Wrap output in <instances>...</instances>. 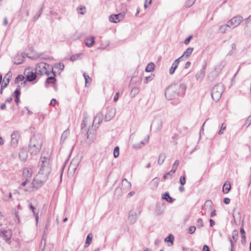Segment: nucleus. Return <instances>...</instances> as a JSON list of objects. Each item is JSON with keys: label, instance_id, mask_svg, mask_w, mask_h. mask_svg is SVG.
Masks as SVG:
<instances>
[{"label": "nucleus", "instance_id": "nucleus-44", "mask_svg": "<svg viewBox=\"0 0 251 251\" xmlns=\"http://www.w3.org/2000/svg\"><path fill=\"white\" fill-rule=\"evenodd\" d=\"M119 147L117 146L114 148L113 155L115 158H117L119 155Z\"/></svg>", "mask_w": 251, "mask_h": 251}, {"label": "nucleus", "instance_id": "nucleus-24", "mask_svg": "<svg viewBox=\"0 0 251 251\" xmlns=\"http://www.w3.org/2000/svg\"><path fill=\"white\" fill-rule=\"evenodd\" d=\"M51 73L53 74V76H49L47 78L46 83L47 84H54L56 82V79L55 78V76H56V73L53 71V68L52 67H51Z\"/></svg>", "mask_w": 251, "mask_h": 251}, {"label": "nucleus", "instance_id": "nucleus-7", "mask_svg": "<svg viewBox=\"0 0 251 251\" xmlns=\"http://www.w3.org/2000/svg\"><path fill=\"white\" fill-rule=\"evenodd\" d=\"M163 122L160 117H155L151 125V128L154 132H158L161 130L162 127Z\"/></svg>", "mask_w": 251, "mask_h": 251}, {"label": "nucleus", "instance_id": "nucleus-61", "mask_svg": "<svg viewBox=\"0 0 251 251\" xmlns=\"http://www.w3.org/2000/svg\"><path fill=\"white\" fill-rule=\"evenodd\" d=\"M224 202L226 204H228L230 203V199L228 198H225L224 199Z\"/></svg>", "mask_w": 251, "mask_h": 251}, {"label": "nucleus", "instance_id": "nucleus-55", "mask_svg": "<svg viewBox=\"0 0 251 251\" xmlns=\"http://www.w3.org/2000/svg\"><path fill=\"white\" fill-rule=\"evenodd\" d=\"M179 181L181 185H184L186 183V179L185 176H180Z\"/></svg>", "mask_w": 251, "mask_h": 251}, {"label": "nucleus", "instance_id": "nucleus-4", "mask_svg": "<svg viewBox=\"0 0 251 251\" xmlns=\"http://www.w3.org/2000/svg\"><path fill=\"white\" fill-rule=\"evenodd\" d=\"M224 86L222 83H218L215 85L212 88L211 92V97L214 101H218L221 98L224 91Z\"/></svg>", "mask_w": 251, "mask_h": 251}, {"label": "nucleus", "instance_id": "nucleus-10", "mask_svg": "<svg viewBox=\"0 0 251 251\" xmlns=\"http://www.w3.org/2000/svg\"><path fill=\"white\" fill-rule=\"evenodd\" d=\"M124 16L125 14L124 13H120L115 15H111L109 17V20L111 22L117 23L124 18Z\"/></svg>", "mask_w": 251, "mask_h": 251}, {"label": "nucleus", "instance_id": "nucleus-62", "mask_svg": "<svg viewBox=\"0 0 251 251\" xmlns=\"http://www.w3.org/2000/svg\"><path fill=\"white\" fill-rule=\"evenodd\" d=\"M241 243L242 244H245L246 243V236L245 235H242L241 236Z\"/></svg>", "mask_w": 251, "mask_h": 251}, {"label": "nucleus", "instance_id": "nucleus-41", "mask_svg": "<svg viewBox=\"0 0 251 251\" xmlns=\"http://www.w3.org/2000/svg\"><path fill=\"white\" fill-rule=\"evenodd\" d=\"M25 77L24 75H18L15 80V83H19L20 82H21L24 80Z\"/></svg>", "mask_w": 251, "mask_h": 251}, {"label": "nucleus", "instance_id": "nucleus-54", "mask_svg": "<svg viewBox=\"0 0 251 251\" xmlns=\"http://www.w3.org/2000/svg\"><path fill=\"white\" fill-rule=\"evenodd\" d=\"M196 228L194 226H191L188 228V232L190 234H193L195 232Z\"/></svg>", "mask_w": 251, "mask_h": 251}, {"label": "nucleus", "instance_id": "nucleus-5", "mask_svg": "<svg viewBox=\"0 0 251 251\" xmlns=\"http://www.w3.org/2000/svg\"><path fill=\"white\" fill-rule=\"evenodd\" d=\"M52 67L46 63L44 62H40L38 63L36 65L35 70L36 73L38 74H40L41 75H43L46 74L47 75H50L49 70Z\"/></svg>", "mask_w": 251, "mask_h": 251}, {"label": "nucleus", "instance_id": "nucleus-20", "mask_svg": "<svg viewBox=\"0 0 251 251\" xmlns=\"http://www.w3.org/2000/svg\"><path fill=\"white\" fill-rule=\"evenodd\" d=\"M95 38L93 36L87 37L85 39V44L89 48L91 47L95 43Z\"/></svg>", "mask_w": 251, "mask_h": 251}, {"label": "nucleus", "instance_id": "nucleus-58", "mask_svg": "<svg viewBox=\"0 0 251 251\" xmlns=\"http://www.w3.org/2000/svg\"><path fill=\"white\" fill-rule=\"evenodd\" d=\"M175 172L171 170L170 172L166 173L167 175H168L170 178H172L173 175L175 174Z\"/></svg>", "mask_w": 251, "mask_h": 251}, {"label": "nucleus", "instance_id": "nucleus-12", "mask_svg": "<svg viewBox=\"0 0 251 251\" xmlns=\"http://www.w3.org/2000/svg\"><path fill=\"white\" fill-rule=\"evenodd\" d=\"M47 180H43L38 176V174L36 175V177L35 179H34L32 182L33 187L36 189L40 187L43 183L46 182Z\"/></svg>", "mask_w": 251, "mask_h": 251}, {"label": "nucleus", "instance_id": "nucleus-49", "mask_svg": "<svg viewBox=\"0 0 251 251\" xmlns=\"http://www.w3.org/2000/svg\"><path fill=\"white\" fill-rule=\"evenodd\" d=\"M23 61V57H21V58L19 59H17V57H16L15 59H14V63L15 64H17V65H19V64H21Z\"/></svg>", "mask_w": 251, "mask_h": 251}, {"label": "nucleus", "instance_id": "nucleus-35", "mask_svg": "<svg viewBox=\"0 0 251 251\" xmlns=\"http://www.w3.org/2000/svg\"><path fill=\"white\" fill-rule=\"evenodd\" d=\"M154 69V64L153 63H150L147 66L145 71L147 72H151Z\"/></svg>", "mask_w": 251, "mask_h": 251}, {"label": "nucleus", "instance_id": "nucleus-13", "mask_svg": "<svg viewBox=\"0 0 251 251\" xmlns=\"http://www.w3.org/2000/svg\"><path fill=\"white\" fill-rule=\"evenodd\" d=\"M25 74L26 75V80L27 81L30 82L33 81L36 79L37 77L36 73L33 72L25 71Z\"/></svg>", "mask_w": 251, "mask_h": 251}, {"label": "nucleus", "instance_id": "nucleus-48", "mask_svg": "<svg viewBox=\"0 0 251 251\" xmlns=\"http://www.w3.org/2000/svg\"><path fill=\"white\" fill-rule=\"evenodd\" d=\"M251 124V115L248 116L246 119L244 125L248 127Z\"/></svg>", "mask_w": 251, "mask_h": 251}, {"label": "nucleus", "instance_id": "nucleus-30", "mask_svg": "<svg viewBox=\"0 0 251 251\" xmlns=\"http://www.w3.org/2000/svg\"><path fill=\"white\" fill-rule=\"evenodd\" d=\"M162 198L169 202H173L174 201V199L170 196L168 192H165L163 194Z\"/></svg>", "mask_w": 251, "mask_h": 251}, {"label": "nucleus", "instance_id": "nucleus-21", "mask_svg": "<svg viewBox=\"0 0 251 251\" xmlns=\"http://www.w3.org/2000/svg\"><path fill=\"white\" fill-rule=\"evenodd\" d=\"M226 65V62L225 60H223L218 63L215 68V71L217 74H219Z\"/></svg>", "mask_w": 251, "mask_h": 251}, {"label": "nucleus", "instance_id": "nucleus-64", "mask_svg": "<svg viewBox=\"0 0 251 251\" xmlns=\"http://www.w3.org/2000/svg\"><path fill=\"white\" fill-rule=\"evenodd\" d=\"M202 251H209V248L208 246L206 245H204Z\"/></svg>", "mask_w": 251, "mask_h": 251}, {"label": "nucleus", "instance_id": "nucleus-11", "mask_svg": "<svg viewBox=\"0 0 251 251\" xmlns=\"http://www.w3.org/2000/svg\"><path fill=\"white\" fill-rule=\"evenodd\" d=\"M88 118V115L86 112L83 114V118L81 124V129L82 132H86L87 135V138H89L88 131L89 129L86 127L87 124V119Z\"/></svg>", "mask_w": 251, "mask_h": 251}, {"label": "nucleus", "instance_id": "nucleus-46", "mask_svg": "<svg viewBox=\"0 0 251 251\" xmlns=\"http://www.w3.org/2000/svg\"><path fill=\"white\" fill-rule=\"evenodd\" d=\"M164 211V210L162 209L159 206H157L155 210V212L157 215L161 214Z\"/></svg>", "mask_w": 251, "mask_h": 251}, {"label": "nucleus", "instance_id": "nucleus-32", "mask_svg": "<svg viewBox=\"0 0 251 251\" xmlns=\"http://www.w3.org/2000/svg\"><path fill=\"white\" fill-rule=\"evenodd\" d=\"M78 164V162L75 161V160H73L70 165L69 169L70 170H73V171H75L76 170Z\"/></svg>", "mask_w": 251, "mask_h": 251}, {"label": "nucleus", "instance_id": "nucleus-37", "mask_svg": "<svg viewBox=\"0 0 251 251\" xmlns=\"http://www.w3.org/2000/svg\"><path fill=\"white\" fill-rule=\"evenodd\" d=\"M83 55L82 53H77L75 55H73L70 57V60L72 61H74L76 60L77 59H79L81 58V56Z\"/></svg>", "mask_w": 251, "mask_h": 251}, {"label": "nucleus", "instance_id": "nucleus-22", "mask_svg": "<svg viewBox=\"0 0 251 251\" xmlns=\"http://www.w3.org/2000/svg\"><path fill=\"white\" fill-rule=\"evenodd\" d=\"M149 138L150 136L149 135H148L144 140L142 141L139 143L134 144L132 145V147L136 149L141 148L144 145L148 142Z\"/></svg>", "mask_w": 251, "mask_h": 251}, {"label": "nucleus", "instance_id": "nucleus-3", "mask_svg": "<svg viewBox=\"0 0 251 251\" xmlns=\"http://www.w3.org/2000/svg\"><path fill=\"white\" fill-rule=\"evenodd\" d=\"M43 144V137L40 134L33 135L30 139L28 151L32 155L37 154L40 151Z\"/></svg>", "mask_w": 251, "mask_h": 251}, {"label": "nucleus", "instance_id": "nucleus-52", "mask_svg": "<svg viewBox=\"0 0 251 251\" xmlns=\"http://www.w3.org/2000/svg\"><path fill=\"white\" fill-rule=\"evenodd\" d=\"M20 94L21 92L19 88H17L14 92V97H19Z\"/></svg>", "mask_w": 251, "mask_h": 251}, {"label": "nucleus", "instance_id": "nucleus-42", "mask_svg": "<svg viewBox=\"0 0 251 251\" xmlns=\"http://www.w3.org/2000/svg\"><path fill=\"white\" fill-rule=\"evenodd\" d=\"M52 68H57L62 71L64 69V65L63 63H59L58 64H55Z\"/></svg>", "mask_w": 251, "mask_h": 251}, {"label": "nucleus", "instance_id": "nucleus-29", "mask_svg": "<svg viewBox=\"0 0 251 251\" xmlns=\"http://www.w3.org/2000/svg\"><path fill=\"white\" fill-rule=\"evenodd\" d=\"M231 186L229 182L226 181L225 184H224L223 187V192L225 194H227L228 193L229 190H230Z\"/></svg>", "mask_w": 251, "mask_h": 251}, {"label": "nucleus", "instance_id": "nucleus-9", "mask_svg": "<svg viewBox=\"0 0 251 251\" xmlns=\"http://www.w3.org/2000/svg\"><path fill=\"white\" fill-rule=\"evenodd\" d=\"M243 20V18L242 17L240 16H237L229 20L227 22L230 27L234 28L239 25Z\"/></svg>", "mask_w": 251, "mask_h": 251}, {"label": "nucleus", "instance_id": "nucleus-38", "mask_svg": "<svg viewBox=\"0 0 251 251\" xmlns=\"http://www.w3.org/2000/svg\"><path fill=\"white\" fill-rule=\"evenodd\" d=\"M69 130L67 129V130H65L63 132V133L61 135V142H64L67 138L68 136L69 135Z\"/></svg>", "mask_w": 251, "mask_h": 251}, {"label": "nucleus", "instance_id": "nucleus-63", "mask_svg": "<svg viewBox=\"0 0 251 251\" xmlns=\"http://www.w3.org/2000/svg\"><path fill=\"white\" fill-rule=\"evenodd\" d=\"M194 3V1H191L189 2V0H188V1L186 3V6L187 7H190Z\"/></svg>", "mask_w": 251, "mask_h": 251}, {"label": "nucleus", "instance_id": "nucleus-2", "mask_svg": "<svg viewBox=\"0 0 251 251\" xmlns=\"http://www.w3.org/2000/svg\"><path fill=\"white\" fill-rule=\"evenodd\" d=\"M44 152L41 155L40 161L39 162V171L38 172V176L43 180H47L51 171V166L50 164V155L44 156Z\"/></svg>", "mask_w": 251, "mask_h": 251}, {"label": "nucleus", "instance_id": "nucleus-51", "mask_svg": "<svg viewBox=\"0 0 251 251\" xmlns=\"http://www.w3.org/2000/svg\"><path fill=\"white\" fill-rule=\"evenodd\" d=\"M197 226L198 228H201L203 226V221L201 219H199L197 220Z\"/></svg>", "mask_w": 251, "mask_h": 251}, {"label": "nucleus", "instance_id": "nucleus-33", "mask_svg": "<svg viewBox=\"0 0 251 251\" xmlns=\"http://www.w3.org/2000/svg\"><path fill=\"white\" fill-rule=\"evenodd\" d=\"M20 158L23 161H25L27 158V153L25 151L22 150L19 153Z\"/></svg>", "mask_w": 251, "mask_h": 251}, {"label": "nucleus", "instance_id": "nucleus-28", "mask_svg": "<svg viewBox=\"0 0 251 251\" xmlns=\"http://www.w3.org/2000/svg\"><path fill=\"white\" fill-rule=\"evenodd\" d=\"M230 27L228 22L226 24L221 25L219 28V31L221 33H225L228 31V28Z\"/></svg>", "mask_w": 251, "mask_h": 251}, {"label": "nucleus", "instance_id": "nucleus-45", "mask_svg": "<svg viewBox=\"0 0 251 251\" xmlns=\"http://www.w3.org/2000/svg\"><path fill=\"white\" fill-rule=\"evenodd\" d=\"M226 129V125H225V123H223L222 124V126H221V128L220 129V130L218 132V134L219 135H221L222 134H223L224 133V131Z\"/></svg>", "mask_w": 251, "mask_h": 251}, {"label": "nucleus", "instance_id": "nucleus-59", "mask_svg": "<svg viewBox=\"0 0 251 251\" xmlns=\"http://www.w3.org/2000/svg\"><path fill=\"white\" fill-rule=\"evenodd\" d=\"M192 36L191 35V36H189L188 37H187L184 41V43L186 44V45H188L190 41V40L192 39Z\"/></svg>", "mask_w": 251, "mask_h": 251}, {"label": "nucleus", "instance_id": "nucleus-47", "mask_svg": "<svg viewBox=\"0 0 251 251\" xmlns=\"http://www.w3.org/2000/svg\"><path fill=\"white\" fill-rule=\"evenodd\" d=\"M179 163V162L178 160H176V161L175 162V163H174V164L172 166V170L173 171L176 172V171L178 166Z\"/></svg>", "mask_w": 251, "mask_h": 251}, {"label": "nucleus", "instance_id": "nucleus-50", "mask_svg": "<svg viewBox=\"0 0 251 251\" xmlns=\"http://www.w3.org/2000/svg\"><path fill=\"white\" fill-rule=\"evenodd\" d=\"M83 76L85 80V85L87 86V84L89 83V80H91V78L89 77L88 75H86L85 73L83 74Z\"/></svg>", "mask_w": 251, "mask_h": 251}, {"label": "nucleus", "instance_id": "nucleus-6", "mask_svg": "<svg viewBox=\"0 0 251 251\" xmlns=\"http://www.w3.org/2000/svg\"><path fill=\"white\" fill-rule=\"evenodd\" d=\"M141 213V210L139 209H132L129 213L128 217V222L131 224H134L137 221L139 215Z\"/></svg>", "mask_w": 251, "mask_h": 251}, {"label": "nucleus", "instance_id": "nucleus-14", "mask_svg": "<svg viewBox=\"0 0 251 251\" xmlns=\"http://www.w3.org/2000/svg\"><path fill=\"white\" fill-rule=\"evenodd\" d=\"M12 76V73L10 72H9L5 76H4V80H7V83H2L1 86L0 93L2 94L3 89L5 88L9 83L11 77Z\"/></svg>", "mask_w": 251, "mask_h": 251}, {"label": "nucleus", "instance_id": "nucleus-16", "mask_svg": "<svg viewBox=\"0 0 251 251\" xmlns=\"http://www.w3.org/2000/svg\"><path fill=\"white\" fill-rule=\"evenodd\" d=\"M116 109L115 108H111L106 113L105 116V120L109 121L111 120L115 115Z\"/></svg>", "mask_w": 251, "mask_h": 251}, {"label": "nucleus", "instance_id": "nucleus-43", "mask_svg": "<svg viewBox=\"0 0 251 251\" xmlns=\"http://www.w3.org/2000/svg\"><path fill=\"white\" fill-rule=\"evenodd\" d=\"M238 237V232L236 230H234L232 232V238L235 242H236Z\"/></svg>", "mask_w": 251, "mask_h": 251}, {"label": "nucleus", "instance_id": "nucleus-39", "mask_svg": "<svg viewBox=\"0 0 251 251\" xmlns=\"http://www.w3.org/2000/svg\"><path fill=\"white\" fill-rule=\"evenodd\" d=\"M174 240V237L173 235L170 234H169L166 238L165 239V242H170L172 245L173 244Z\"/></svg>", "mask_w": 251, "mask_h": 251}, {"label": "nucleus", "instance_id": "nucleus-27", "mask_svg": "<svg viewBox=\"0 0 251 251\" xmlns=\"http://www.w3.org/2000/svg\"><path fill=\"white\" fill-rule=\"evenodd\" d=\"M194 50L193 48L189 47L187 49V50L183 52V55L180 56L179 58L180 60L183 57H188L190 56V55L192 53V51Z\"/></svg>", "mask_w": 251, "mask_h": 251}, {"label": "nucleus", "instance_id": "nucleus-31", "mask_svg": "<svg viewBox=\"0 0 251 251\" xmlns=\"http://www.w3.org/2000/svg\"><path fill=\"white\" fill-rule=\"evenodd\" d=\"M122 184L125 188L129 190L131 188V183L128 181L126 178H124L122 180Z\"/></svg>", "mask_w": 251, "mask_h": 251}, {"label": "nucleus", "instance_id": "nucleus-56", "mask_svg": "<svg viewBox=\"0 0 251 251\" xmlns=\"http://www.w3.org/2000/svg\"><path fill=\"white\" fill-rule=\"evenodd\" d=\"M152 0H146L144 3V7L147 8L149 6L151 3Z\"/></svg>", "mask_w": 251, "mask_h": 251}, {"label": "nucleus", "instance_id": "nucleus-53", "mask_svg": "<svg viewBox=\"0 0 251 251\" xmlns=\"http://www.w3.org/2000/svg\"><path fill=\"white\" fill-rule=\"evenodd\" d=\"M153 75L146 76L145 78V81H144V83H148V82L151 81L153 79Z\"/></svg>", "mask_w": 251, "mask_h": 251}, {"label": "nucleus", "instance_id": "nucleus-23", "mask_svg": "<svg viewBox=\"0 0 251 251\" xmlns=\"http://www.w3.org/2000/svg\"><path fill=\"white\" fill-rule=\"evenodd\" d=\"M19 140V134L17 132H14L11 134V144L13 146H17Z\"/></svg>", "mask_w": 251, "mask_h": 251}, {"label": "nucleus", "instance_id": "nucleus-36", "mask_svg": "<svg viewBox=\"0 0 251 251\" xmlns=\"http://www.w3.org/2000/svg\"><path fill=\"white\" fill-rule=\"evenodd\" d=\"M166 158V155L164 153H161L159 155L158 163L159 165H161L164 162V160Z\"/></svg>", "mask_w": 251, "mask_h": 251}, {"label": "nucleus", "instance_id": "nucleus-34", "mask_svg": "<svg viewBox=\"0 0 251 251\" xmlns=\"http://www.w3.org/2000/svg\"><path fill=\"white\" fill-rule=\"evenodd\" d=\"M93 239V234L90 233H89L86 237V242H85V247H88L91 243Z\"/></svg>", "mask_w": 251, "mask_h": 251}, {"label": "nucleus", "instance_id": "nucleus-60", "mask_svg": "<svg viewBox=\"0 0 251 251\" xmlns=\"http://www.w3.org/2000/svg\"><path fill=\"white\" fill-rule=\"evenodd\" d=\"M29 208L30 209L32 210L33 214H36V212H37L36 208L34 206H33L31 204H30L29 205Z\"/></svg>", "mask_w": 251, "mask_h": 251}, {"label": "nucleus", "instance_id": "nucleus-26", "mask_svg": "<svg viewBox=\"0 0 251 251\" xmlns=\"http://www.w3.org/2000/svg\"><path fill=\"white\" fill-rule=\"evenodd\" d=\"M206 68V65H205L202 69L199 71L196 75L197 79H202L204 77L205 75V70Z\"/></svg>", "mask_w": 251, "mask_h": 251}, {"label": "nucleus", "instance_id": "nucleus-1", "mask_svg": "<svg viewBox=\"0 0 251 251\" xmlns=\"http://www.w3.org/2000/svg\"><path fill=\"white\" fill-rule=\"evenodd\" d=\"M186 88L184 83H173L166 88L165 97L168 100H172L178 96H182L185 93Z\"/></svg>", "mask_w": 251, "mask_h": 251}, {"label": "nucleus", "instance_id": "nucleus-18", "mask_svg": "<svg viewBox=\"0 0 251 251\" xmlns=\"http://www.w3.org/2000/svg\"><path fill=\"white\" fill-rule=\"evenodd\" d=\"M102 119L103 114L101 113H98L94 118L93 123V125L95 126H96L97 124L98 125H99L101 123Z\"/></svg>", "mask_w": 251, "mask_h": 251}, {"label": "nucleus", "instance_id": "nucleus-40", "mask_svg": "<svg viewBox=\"0 0 251 251\" xmlns=\"http://www.w3.org/2000/svg\"><path fill=\"white\" fill-rule=\"evenodd\" d=\"M139 92V89L138 87H133L131 92H130V95L132 96V97H135L137 94H138Z\"/></svg>", "mask_w": 251, "mask_h": 251}, {"label": "nucleus", "instance_id": "nucleus-8", "mask_svg": "<svg viewBox=\"0 0 251 251\" xmlns=\"http://www.w3.org/2000/svg\"><path fill=\"white\" fill-rule=\"evenodd\" d=\"M0 236L8 243L11 242V237L12 236V232L9 229H0Z\"/></svg>", "mask_w": 251, "mask_h": 251}, {"label": "nucleus", "instance_id": "nucleus-17", "mask_svg": "<svg viewBox=\"0 0 251 251\" xmlns=\"http://www.w3.org/2000/svg\"><path fill=\"white\" fill-rule=\"evenodd\" d=\"M33 174V171L31 168H26L23 170V177L25 179H29L31 177Z\"/></svg>", "mask_w": 251, "mask_h": 251}, {"label": "nucleus", "instance_id": "nucleus-57", "mask_svg": "<svg viewBox=\"0 0 251 251\" xmlns=\"http://www.w3.org/2000/svg\"><path fill=\"white\" fill-rule=\"evenodd\" d=\"M83 10H85L84 7H79L77 8V11H78L79 14H80L81 15H83L85 12V11L84 10V11H83Z\"/></svg>", "mask_w": 251, "mask_h": 251}, {"label": "nucleus", "instance_id": "nucleus-19", "mask_svg": "<svg viewBox=\"0 0 251 251\" xmlns=\"http://www.w3.org/2000/svg\"><path fill=\"white\" fill-rule=\"evenodd\" d=\"M179 61L180 58H177L174 61L172 67L169 69V74L170 75H173L174 74L176 69L177 68Z\"/></svg>", "mask_w": 251, "mask_h": 251}, {"label": "nucleus", "instance_id": "nucleus-25", "mask_svg": "<svg viewBox=\"0 0 251 251\" xmlns=\"http://www.w3.org/2000/svg\"><path fill=\"white\" fill-rule=\"evenodd\" d=\"M160 179L158 177L154 178L150 183V185L152 189H156L159 184Z\"/></svg>", "mask_w": 251, "mask_h": 251}, {"label": "nucleus", "instance_id": "nucleus-15", "mask_svg": "<svg viewBox=\"0 0 251 251\" xmlns=\"http://www.w3.org/2000/svg\"><path fill=\"white\" fill-rule=\"evenodd\" d=\"M249 18L245 19L244 22L246 24L245 27L246 34L249 36H251V20H249Z\"/></svg>", "mask_w": 251, "mask_h": 251}]
</instances>
